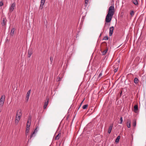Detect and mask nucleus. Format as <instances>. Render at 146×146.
Returning <instances> with one entry per match:
<instances>
[{
	"label": "nucleus",
	"instance_id": "f257e3e1",
	"mask_svg": "<svg viewBox=\"0 0 146 146\" xmlns=\"http://www.w3.org/2000/svg\"><path fill=\"white\" fill-rule=\"evenodd\" d=\"M39 129V127L38 126H37L36 129H35L34 131H33V132H32L30 135V139H28V142L29 141L30 139H31V138L33 137H35V136L37 132L38 131Z\"/></svg>",
	"mask_w": 146,
	"mask_h": 146
},
{
	"label": "nucleus",
	"instance_id": "f03ea898",
	"mask_svg": "<svg viewBox=\"0 0 146 146\" xmlns=\"http://www.w3.org/2000/svg\"><path fill=\"white\" fill-rule=\"evenodd\" d=\"M115 9L114 6H110L108 9V14H110L113 15Z\"/></svg>",
	"mask_w": 146,
	"mask_h": 146
},
{
	"label": "nucleus",
	"instance_id": "7ed1b4c3",
	"mask_svg": "<svg viewBox=\"0 0 146 146\" xmlns=\"http://www.w3.org/2000/svg\"><path fill=\"white\" fill-rule=\"evenodd\" d=\"M113 16L112 15L108 13L105 19L106 22L107 23L110 22Z\"/></svg>",
	"mask_w": 146,
	"mask_h": 146
},
{
	"label": "nucleus",
	"instance_id": "20e7f679",
	"mask_svg": "<svg viewBox=\"0 0 146 146\" xmlns=\"http://www.w3.org/2000/svg\"><path fill=\"white\" fill-rule=\"evenodd\" d=\"M15 3H13L10 6L9 9V13H11L13 11L15 7Z\"/></svg>",
	"mask_w": 146,
	"mask_h": 146
},
{
	"label": "nucleus",
	"instance_id": "39448f33",
	"mask_svg": "<svg viewBox=\"0 0 146 146\" xmlns=\"http://www.w3.org/2000/svg\"><path fill=\"white\" fill-rule=\"evenodd\" d=\"M22 111L21 109H19L17 110L16 113V116H19L21 117L22 115Z\"/></svg>",
	"mask_w": 146,
	"mask_h": 146
},
{
	"label": "nucleus",
	"instance_id": "423d86ee",
	"mask_svg": "<svg viewBox=\"0 0 146 146\" xmlns=\"http://www.w3.org/2000/svg\"><path fill=\"white\" fill-rule=\"evenodd\" d=\"M21 117L16 116L15 123L17 125L19 121H20Z\"/></svg>",
	"mask_w": 146,
	"mask_h": 146
},
{
	"label": "nucleus",
	"instance_id": "0eeeda50",
	"mask_svg": "<svg viewBox=\"0 0 146 146\" xmlns=\"http://www.w3.org/2000/svg\"><path fill=\"white\" fill-rule=\"evenodd\" d=\"M49 99L48 98H46V99L45 102L44 103V109H45L47 106L48 104Z\"/></svg>",
	"mask_w": 146,
	"mask_h": 146
},
{
	"label": "nucleus",
	"instance_id": "6e6552de",
	"mask_svg": "<svg viewBox=\"0 0 146 146\" xmlns=\"http://www.w3.org/2000/svg\"><path fill=\"white\" fill-rule=\"evenodd\" d=\"M131 2L136 6H138L139 4L138 0H131Z\"/></svg>",
	"mask_w": 146,
	"mask_h": 146
},
{
	"label": "nucleus",
	"instance_id": "1a4fd4ad",
	"mask_svg": "<svg viewBox=\"0 0 146 146\" xmlns=\"http://www.w3.org/2000/svg\"><path fill=\"white\" fill-rule=\"evenodd\" d=\"M114 29V27L112 26L110 28L109 35L111 36L113 34V31Z\"/></svg>",
	"mask_w": 146,
	"mask_h": 146
},
{
	"label": "nucleus",
	"instance_id": "9d476101",
	"mask_svg": "<svg viewBox=\"0 0 146 146\" xmlns=\"http://www.w3.org/2000/svg\"><path fill=\"white\" fill-rule=\"evenodd\" d=\"M131 120L130 119H128L127 121V127L130 128L131 127Z\"/></svg>",
	"mask_w": 146,
	"mask_h": 146
},
{
	"label": "nucleus",
	"instance_id": "9b49d317",
	"mask_svg": "<svg viewBox=\"0 0 146 146\" xmlns=\"http://www.w3.org/2000/svg\"><path fill=\"white\" fill-rule=\"evenodd\" d=\"M33 53L32 50L31 49H29L28 52V57H30Z\"/></svg>",
	"mask_w": 146,
	"mask_h": 146
},
{
	"label": "nucleus",
	"instance_id": "f8f14e48",
	"mask_svg": "<svg viewBox=\"0 0 146 146\" xmlns=\"http://www.w3.org/2000/svg\"><path fill=\"white\" fill-rule=\"evenodd\" d=\"M31 124V119H28L27 121L26 127L30 128Z\"/></svg>",
	"mask_w": 146,
	"mask_h": 146
},
{
	"label": "nucleus",
	"instance_id": "ddd939ff",
	"mask_svg": "<svg viewBox=\"0 0 146 146\" xmlns=\"http://www.w3.org/2000/svg\"><path fill=\"white\" fill-rule=\"evenodd\" d=\"M31 90H29L27 92V96H26L27 101H28L29 100V97L30 94L31 93Z\"/></svg>",
	"mask_w": 146,
	"mask_h": 146
},
{
	"label": "nucleus",
	"instance_id": "4468645a",
	"mask_svg": "<svg viewBox=\"0 0 146 146\" xmlns=\"http://www.w3.org/2000/svg\"><path fill=\"white\" fill-rule=\"evenodd\" d=\"M5 100V96L4 95H2L0 99V102H3L4 103Z\"/></svg>",
	"mask_w": 146,
	"mask_h": 146
},
{
	"label": "nucleus",
	"instance_id": "2eb2a0df",
	"mask_svg": "<svg viewBox=\"0 0 146 146\" xmlns=\"http://www.w3.org/2000/svg\"><path fill=\"white\" fill-rule=\"evenodd\" d=\"M113 124H111L109 127V129L108 131V133L109 134L111 132V130L112 129L113 127Z\"/></svg>",
	"mask_w": 146,
	"mask_h": 146
},
{
	"label": "nucleus",
	"instance_id": "dca6fc26",
	"mask_svg": "<svg viewBox=\"0 0 146 146\" xmlns=\"http://www.w3.org/2000/svg\"><path fill=\"white\" fill-rule=\"evenodd\" d=\"M6 19L5 18H3V19L2 22V25L3 26L4 25L6 24Z\"/></svg>",
	"mask_w": 146,
	"mask_h": 146
},
{
	"label": "nucleus",
	"instance_id": "f3484780",
	"mask_svg": "<svg viewBox=\"0 0 146 146\" xmlns=\"http://www.w3.org/2000/svg\"><path fill=\"white\" fill-rule=\"evenodd\" d=\"M61 133H59L58 134L55 138V140H58L60 137Z\"/></svg>",
	"mask_w": 146,
	"mask_h": 146
},
{
	"label": "nucleus",
	"instance_id": "a211bd4d",
	"mask_svg": "<svg viewBox=\"0 0 146 146\" xmlns=\"http://www.w3.org/2000/svg\"><path fill=\"white\" fill-rule=\"evenodd\" d=\"M108 50V49L107 48H106L105 50L102 52V54L103 55H104L106 54V53L107 52Z\"/></svg>",
	"mask_w": 146,
	"mask_h": 146
},
{
	"label": "nucleus",
	"instance_id": "6ab92c4d",
	"mask_svg": "<svg viewBox=\"0 0 146 146\" xmlns=\"http://www.w3.org/2000/svg\"><path fill=\"white\" fill-rule=\"evenodd\" d=\"M138 110V107L137 105H135L134 107V111L136 112Z\"/></svg>",
	"mask_w": 146,
	"mask_h": 146
},
{
	"label": "nucleus",
	"instance_id": "aec40b11",
	"mask_svg": "<svg viewBox=\"0 0 146 146\" xmlns=\"http://www.w3.org/2000/svg\"><path fill=\"white\" fill-rule=\"evenodd\" d=\"M14 32H15V29L14 28H12L11 31V32H10V35L11 36H13L14 34Z\"/></svg>",
	"mask_w": 146,
	"mask_h": 146
},
{
	"label": "nucleus",
	"instance_id": "412c9836",
	"mask_svg": "<svg viewBox=\"0 0 146 146\" xmlns=\"http://www.w3.org/2000/svg\"><path fill=\"white\" fill-rule=\"evenodd\" d=\"M120 136H118L116 139H115V142L116 143H118L119 142V140L120 138Z\"/></svg>",
	"mask_w": 146,
	"mask_h": 146
},
{
	"label": "nucleus",
	"instance_id": "4be33fe9",
	"mask_svg": "<svg viewBox=\"0 0 146 146\" xmlns=\"http://www.w3.org/2000/svg\"><path fill=\"white\" fill-rule=\"evenodd\" d=\"M134 81L135 84H137L139 82L138 79L137 78H135L134 79Z\"/></svg>",
	"mask_w": 146,
	"mask_h": 146
},
{
	"label": "nucleus",
	"instance_id": "5701e85b",
	"mask_svg": "<svg viewBox=\"0 0 146 146\" xmlns=\"http://www.w3.org/2000/svg\"><path fill=\"white\" fill-rule=\"evenodd\" d=\"M53 59V57L52 56H50V64H52Z\"/></svg>",
	"mask_w": 146,
	"mask_h": 146
},
{
	"label": "nucleus",
	"instance_id": "b1692460",
	"mask_svg": "<svg viewBox=\"0 0 146 146\" xmlns=\"http://www.w3.org/2000/svg\"><path fill=\"white\" fill-rule=\"evenodd\" d=\"M89 0H85L84 3V5L85 7H86L87 5L88 4L89 2Z\"/></svg>",
	"mask_w": 146,
	"mask_h": 146
},
{
	"label": "nucleus",
	"instance_id": "393cba45",
	"mask_svg": "<svg viewBox=\"0 0 146 146\" xmlns=\"http://www.w3.org/2000/svg\"><path fill=\"white\" fill-rule=\"evenodd\" d=\"M88 106V104H86L84 105L82 107V108L84 109H86Z\"/></svg>",
	"mask_w": 146,
	"mask_h": 146
},
{
	"label": "nucleus",
	"instance_id": "a878e982",
	"mask_svg": "<svg viewBox=\"0 0 146 146\" xmlns=\"http://www.w3.org/2000/svg\"><path fill=\"white\" fill-rule=\"evenodd\" d=\"M136 122L135 120H134L133 121V125L134 127H135L136 126Z\"/></svg>",
	"mask_w": 146,
	"mask_h": 146
},
{
	"label": "nucleus",
	"instance_id": "bb28decb",
	"mask_svg": "<svg viewBox=\"0 0 146 146\" xmlns=\"http://www.w3.org/2000/svg\"><path fill=\"white\" fill-rule=\"evenodd\" d=\"M107 23H106L105 24V25H104V29H108V27H107Z\"/></svg>",
	"mask_w": 146,
	"mask_h": 146
},
{
	"label": "nucleus",
	"instance_id": "cd10ccee",
	"mask_svg": "<svg viewBox=\"0 0 146 146\" xmlns=\"http://www.w3.org/2000/svg\"><path fill=\"white\" fill-rule=\"evenodd\" d=\"M113 69L114 72H116L117 71V70H118V66L116 68L114 67Z\"/></svg>",
	"mask_w": 146,
	"mask_h": 146
},
{
	"label": "nucleus",
	"instance_id": "c85d7f7f",
	"mask_svg": "<svg viewBox=\"0 0 146 146\" xmlns=\"http://www.w3.org/2000/svg\"><path fill=\"white\" fill-rule=\"evenodd\" d=\"M44 3H41L40 5V6L39 8L42 9L43 8V6L44 5Z\"/></svg>",
	"mask_w": 146,
	"mask_h": 146
},
{
	"label": "nucleus",
	"instance_id": "c756f323",
	"mask_svg": "<svg viewBox=\"0 0 146 146\" xmlns=\"http://www.w3.org/2000/svg\"><path fill=\"white\" fill-rule=\"evenodd\" d=\"M134 14V12L133 11H132L130 12V15L131 17H133Z\"/></svg>",
	"mask_w": 146,
	"mask_h": 146
},
{
	"label": "nucleus",
	"instance_id": "7c9ffc66",
	"mask_svg": "<svg viewBox=\"0 0 146 146\" xmlns=\"http://www.w3.org/2000/svg\"><path fill=\"white\" fill-rule=\"evenodd\" d=\"M120 122L119 123L120 124H121L123 122V118L122 117H121L120 118Z\"/></svg>",
	"mask_w": 146,
	"mask_h": 146
},
{
	"label": "nucleus",
	"instance_id": "2f4dec72",
	"mask_svg": "<svg viewBox=\"0 0 146 146\" xmlns=\"http://www.w3.org/2000/svg\"><path fill=\"white\" fill-rule=\"evenodd\" d=\"M108 37L107 36H105L104 37L103 40H108Z\"/></svg>",
	"mask_w": 146,
	"mask_h": 146
},
{
	"label": "nucleus",
	"instance_id": "473e14b6",
	"mask_svg": "<svg viewBox=\"0 0 146 146\" xmlns=\"http://www.w3.org/2000/svg\"><path fill=\"white\" fill-rule=\"evenodd\" d=\"M4 103H3V102H0V107L2 108L3 106Z\"/></svg>",
	"mask_w": 146,
	"mask_h": 146
},
{
	"label": "nucleus",
	"instance_id": "72a5a7b5",
	"mask_svg": "<svg viewBox=\"0 0 146 146\" xmlns=\"http://www.w3.org/2000/svg\"><path fill=\"white\" fill-rule=\"evenodd\" d=\"M61 78H60V77H58L57 78L56 80L58 82L60 81L61 80Z\"/></svg>",
	"mask_w": 146,
	"mask_h": 146
},
{
	"label": "nucleus",
	"instance_id": "f704fd0d",
	"mask_svg": "<svg viewBox=\"0 0 146 146\" xmlns=\"http://www.w3.org/2000/svg\"><path fill=\"white\" fill-rule=\"evenodd\" d=\"M45 0H41L40 3H45Z\"/></svg>",
	"mask_w": 146,
	"mask_h": 146
},
{
	"label": "nucleus",
	"instance_id": "c9c22d12",
	"mask_svg": "<svg viewBox=\"0 0 146 146\" xmlns=\"http://www.w3.org/2000/svg\"><path fill=\"white\" fill-rule=\"evenodd\" d=\"M3 5V3L2 2H0V7L2 6Z\"/></svg>",
	"mask_w": 146,
	"mask_h": 146
},
{
	"label": "nucleus",
	"instance_id": "e433bc0d",
	"mask_svg": "<svg viewBox=\"0 0 146 146\" xmlns=\"http://www.w3.org/2000/svg\"><path fill=\"white\" fill-rule=\"evenodd\" d=\"M84 101V100H83V101H82L81 102V103H80V106H79V107L78 108V110L79 109V108H80V106H81V105H82V103Z\"/></svg>",
	"mask_w": 146,
	"mask_h": 146
},
{
	"label": "nucleus",
	"instance_id": "4c0bfd02",
	"mask_svg": "<svg viewBox=\"0 0 146 146\" xmlns=\"http://www.w3.org/2000/svg\"><path fill=\"white\" fill-rule=\"evenodd\" d=\"M102 73H100V74H99V75L98 76V78H100V76H102Z\"/></svg>",
	"mask_w": 146,
	"mask_h": 146
},
{
	"label": "nucleus",
	"instance_id": "58836bf2",
	"mask_svg": "<svg viewBox=\"0 0 146 146\" xmlns=\"http://www.w3.org/2000/svg\"><path fill=\"white\" fill-rule=\"evenodd\" d=\"M25 132H27V133H29V130L26 129Z\"/></svg>",
	"mask_w": 146,
	"mask_h": 146
},
{
	"label": "nucleus",
	"instance_id": "ea45409f",
	"mask_svg": "<svg viewBox=\"0 0 146 146\" xmlns=\"http://www.w3.org/2000/svg\"><path fill=\"white\" fill-rule=\"evenodd\" d=\"M30 128L26 127V129L29 130Z\"/></svg>",
	"mask_w": 146,
	"mask_h": 146
},
{
	"label": "nucleus",
	"instance_id": "a19ab883",
	"mask_svg": "<svg viewBox=\"0 0 146 146\" xmlns=\"http://www.w3.org/2000/svg\"><path fill=\"white\" fill-rule=\"evenodd\" d=\"M28 133H27V132H26V133H25V135H26V136H27L28 134Z\"/></svg>",
	"mask_w": 146,
	"mask_h": 146
}]
</instances>
